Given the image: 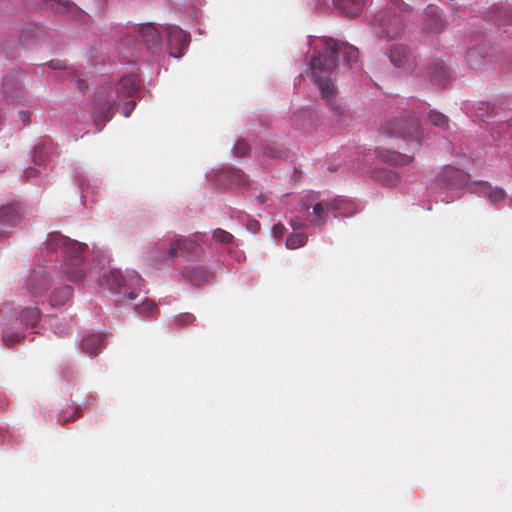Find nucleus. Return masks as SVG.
Returning <instances> with one entry per match:
<instances>
[{
	"instance_id": "43",
	"label": "nucleus",
	"mask_w": 512,
	"mask_h": 512,
	"mask_svg": "<svg viewBox=\"0 0 512 512\" xmlns=\"http://www.w3.org/2000/svg\"><path fill=\"white\" fill-rule=\"evenodd\" d=\"M476 53V50L475 49H471L469 52H468V57L472 58L474 56V54Z\"/></svg>"
},
{
	"instance_id": "5",
	"label": "nucleus",
	"mask_w": 512,
	"mask_h": 512,
	"mask_svg": "<svg viewBox=\"0 0 512 512\" xmlns=\"http://www.w3.org/2000/svg\"><path fill=\"white\" fill-rule=\"evenodd\" d=\"M142 279L137 273L129 276L128 281L118 270H112L103 276V284L113 293L120 296L117 304H126L127 301L137 298V289L140 288Z\"/></svg>"
},
{
	"instance_id": "1",
	"label": "nucleus",
	"mask_w": 512,
	"mask_h": 512,
	"mask_svg": "<svg viewBox=\"0 0 512 512\" xmlns=\"http://www.w3.org/2000/svg\"><path fill=\"white\" fill-rule=\"evenodd\" d=\"M322 43L323 48L310 61L312 77L333 115L337 120H342L345 116V107L337 99L338 89L333 78L337 59L341 56L343 62L351 67L358 61L359 51L348 43L332 38H324Z\"/></svg>"
},
{
	"instance_id": "38",
	"label": "nucleus",
	"mask_w": 512,
	"mask_h": 512,
	"mask_svg": "<svg viewBox=\"0 0 512 512\" xmlns=\"http://www.w3.org/2000/svg\"><path fill=\"white\" fill-rule=\"evenodd\" d=\"M80 416H81V409L79 407H76L75 410H74V414L70 418L66 417V423L70 422V421H75Z\"/></svg>"
},
{
	"instance_id": "36",
	"label": "nucleus",
	"mask_w": 512,
	"mask_h": 512,
	"mask_svg": "<svg viewBox=\"0 0 512 512\" xmlns=\"http://www.w3.org/2000/svg\"><path fill=\"white\" fill-rule=\"evenodd\" d=\"M135 105H136V103L134 100L126 102V103H124V106H123L121 112L123 113V115L125 117H128L131 114L132 110L134 109Z\"/></svg>"
},
{
	"instance_id": "14",
	"label": "nucleus",
	"mask_w": 512,
	"mask_h": 512,
	"mask_svg": "<svg viewBox=\"0 0 512 512\" xmlns=\"http://www.w3.org/2000/svg\"><path fill=\"white\" fill-rule=\"evenodd\" d=\"M2 93L7 101L16 102L17 104H26L29 102L28 97L22 90V86L14 77H7L2 83Z\"/></svg>"
},
{
	"instance_id": "4",
	"label": "nucleus",
	"mask_w": 512,
	"mask_h": 512,
	"mask_svg": "<svg viewBox=\"0 0 512 512\" xmlns=\"http://www.w3.org/2000/svg\"><path fill=\"white\" fill-rule=\"evenodd\" d=\"M178 251L185 253L187 257H199L204 249L192 238L172 235L155 244L152 259L164 263L174 259Z\"/></svg>"
},
{
	"instance_id": "18",
	"label": "nucleus",
	"mask_w": 512,
	"mask_h": 512,
	"mask_svg": "<svg viewBox=\"0 0 512 512\" xmlns=\"http://www.w3.org/2000/svg\"><path fill=\"white\" fill-rule=\"evenodd\" d=\"M139 35L147 46V49L157 51L161 48V35L152 24H143L139 28Z\"/></svg>"
},
{
	"instance_id": "32",
	"label": "nucleus",
	"mask_w": 512,
	"mask_h": 512,
	"mask_svg": "<svg viewBox=\"0 0 512 512\" xmlns=\"http://www.w3.org/2000/svg\"><path fill=\"white\" fill-rule=\"evenodd\" d=\"M290 226L292 227V229L294 231H298V230L306 228L307 224L304 219L297 216V217H293L290 220Z\"/></svg>"
},
{
	"instance_id": "39",
	"label": "nucleus",
	"mask_w": 512,
	"mask_h": 512,
	"mask_svg": "<svg viewBox=\"0 0 512 512\" xmlns=\"http://www.w3.org/2000/svg\"><path fill=\"white\" fill-rule=\"evenodd\" d=\"M263 153L272 158L276 157L275 151L270 147L263 148Z\"/></svg>"
},
{
	"instance_id": "13",
	"label": "nucleus",
	"mask_w": 512,
	"mask_h": 512,
	"mask_svg": "<svg viewBox=\"0 0 512 512\" xmlns=\"http://www.w3.org/2000/svg\"><path fill=\"white\" fill-rule=\"evenodd\" d=\"M394 133L402 138L413 140L416 146L420 145V124L416 117L411 116L396 122Z\"/></svg>"
},
{
	"instance_id": "3",
	"label": "nucleus",
	"mask_w": 512,
	"mask_h": 512,
	"mask_svg": "<svg viewBox=\"0 0 512 512\" xmlns=\"http://www.w3.org/2000/svg\"><path fill=\"white\" fill-rule=\"evenodd\" d=\"M299 205L307 211L306 219L309 223L323 228L330 214L337 216L344 213L346 203L338 198L323 199L318 192L311 191L300 200Z\"/></svg>"
},
{
	"instance_id": "35",
	"label": "nucleus",
	"mask_w": 512,
	"mask_h": 512,
	"mask_svg": "<svg viewBox=\"0 0 512 512\" xmlns=\"http://www.w3.org/2000/svg\"><path fill=\"white\" fill-rule=\"evenodd\" d=\"M431 20L434 22V27H430L431 30L435 31V32H439L441 31L443 28H444V24H443V21L440 19V17H438L436 15V13L434 14V16L431 18Z\"/></svg>"
},
{
	"instance_id": "22",
	"label": "nucleus",
	"mask_w": 512,
	"mask_h": 512,
	"mask_svg": "<svg viewBox=\"0 0 512 512\" xmlns=\"http://www.w3.org/2000/svg\"><path fill=\"white\" fill-rule=\"evenodd\" d=\"M139 87V80L136 75L123 76L118 83L117 90L126 97H131Z\"/></svg>"
},
{
	"instance_id": "25",
	"label": "nucleus",
	"mask_w": 512,
	"mask_h": 512,
	"mask_svg": "<svg viewBox=\"0 0 512 512\" xmlns=\"http://www.w3.org/2000/svg\"><path fill=\"white\" fill-rule=\"evenodd\" d=\"M485 196H487L491 203L496 204L506 198V193L502 188L488 185V191L485 193Z\"/></svg>"
},
{
	"instance_id": "30",
	"label": "nucleus",
	"mask_w": 512,
	"mask_h": 512,
	"mask_svg": "<svg viewBox=\"0 0 512 512\" xmlns=\"http://www.w3.org/2000/svg\"><path fill=\"white\" fill-rule=\"evenodd\" d=\"M195 321V316L191 313H183L176 316L173 320V325L186 326Z\"/></svg>"
},
{
	"instance_id": "9",
	"label": "nucleus",
	"mask_w": 512,
	"mask_h": 512,
	"mask_svg": "<svg viewBox=\"0 0 512 512\" xmlns=\"http://www.w3.org/2000/svg\"><path fill=\"white\" fill-rule=\"evenodd\" d=\"M387 56L391 64L401 72L407 75H413L417 68V58L412 50L403 44L392 45Z\"/></svg>"
},
{
	"instance_id": "24",
	"label": "nucleus",
	"mask_w": 512,
	"mask_h": 512,
	"mask_svg": "<svg viewBox=\"0 0 512 512\" xmlns=\"http://www.w3.org/2000/svg\"><path fill=\"white\" fill-rule=\"evenodd\" d=\"M134 310L141 315L150 316L158 312V307L152 300L145 298L140 304L134 306Z\"/></svg>"
},
{
	"instance_id": "2",
	"label": "nucleus",
	"mask_w": 512,
	"mask_h": 512,
	"mask_svg": "<svg viewBox=\"0 0 512 512\" xmlns=\"http://www.w3.org/2000/svg\"><path fill=\"white\" fill-rule=\"evenodd\" d=\"M41 313L36 303L22 305L20 302L9 301L0 305V325H11L1 332L2 342L12 348L25 337V331L37 326Z\"/></svg>"
},
{
	"instance_id": "20",
	"label": "nucleus",
	"mask_w": 512,
	"mask_h": 512,
	"mask_svg": "<svg viewBox=\"0 0 512 512\" xmlns=\"http://www.w3.org/2000/svg\"><path fill=\"white\" fill-rule=\"evenodd\" d=\"M336 7L349 17H356L362 11L366 0H334Z\"/></svg>"
},
{
	"instance_id": "28",
	"label": "nucleus",
	"mask_w": 512,
	"mask_h": 512,
	"mask_svg": "<svg viewBox=\"0 0 512 512\" xmlns=\"http://www.w3.org/2000/svg\"><path fill=\"white\" fill-rule=\"evenodd\" d=\"M49 304L52 307L61 308L64 305V291L61 288L55 289L49 297Z\"/></svg>"
},
{
	"instance_id": "12",
	"label": "nucleus",
	"mask_w": 512,
	"mask_h": 512,
	"mask_svg": "<svg viewBox=\"0 0 512 512\" xmlns=\"http://www.w3.org/2000/svg\"><path fill=\"white\" fill-rule=\"evenodd\" d=\"M190 36L177 26L170 27L167 30V44L169 53L175 58H180L187 49Z\"/></svg>"
},
{
	"instance_id": "34",
	"label": "nucleus",
	"mask_w": 512,
	"mask_h": 512,
	"mask_svg": "<svg viewBox=\"0 0 512 512\" xmlns=\"http://www.w3.org/2000/svg\"><path fill=\"white\" fill-rule=\"evenodd\" d=\"M69 82L73 83L80 92H84L88 88V86L86 85V82L77 77L70 78Z\"/></svg>"
},
{
	"instance_id": "10",
	"label": "nucleus",
	"mask_w": 512,
	"mask_h": 512,
	"mask_svg": "<svg viewBox=\"0 0 512 512\" xmlns=\"http://www.w3.org/2000/svg\"><path fill=\"white\" fill-rule=\"evenodd\" d=\"M51 282L52 276L49 271L30 270L22 278V287L32 297H38L48 290Z\"/></svg>"
},
{
	"instance_id": "7",
	"label": "nucleus",
	"mask_w": 512,
	"mask_h": 512,
	"mask_svg": "<svg viewBox=\"0 0 512 512\" xmlns=\"http://www.w3.org/2000/svg\"><path fill=\"white\" fill-rule=\"evenodd\" d=\"M116 110V101L113 92L110 89L103 88L98 90L93 100V120L100 131L106 122L110 121Z\"/></svg>"
},
{
	"instance_id": "31",
	"label": "nucleus",
	"mask_w": 512,
	"mask_h": 512,
	"mask_svg": "<svg viewBox=\"0 0 512 512\" xmlns=\"http://www.w3.org/2000/svg\"><path fill=\"white\" fill-rule=\"evenodd\" d=\"M249 148V144L245 140H238L234 145V153L238 157H243L248 153Z\"/></svg>"
},
{
	"instance_id": "37",
	"label": "nucleus",
	"mask_w": 512,
	"mask_h": 512,
	"mask_svg": "<svg viewBox=\"0 0 512 512\" xmlns=\"http://www.w3.org/2000/svg\"><path fill=\"white\" fill-rule=\"evenodd\" d=\"M19 120L22 122L23 126H26L30 121V112L27 110H21L18 112Z\"/></svg>"
},
{
	"instance_id": "40",
	"label": "nucleus",
	"mask_w": 512,
	"mask_h": 512,
	"mask_svg": "<svg viewBox=\"0 0 512 512\" xmlns=\"http://www.w3.org/2000/svg\"><path fill=\"white\" fill-rule=\"evenodd\" d=\"M65 7H66V15H67L68 13H70L73 10L74 5L66 0Z\"/></svg>"
},
{
	"instance_id": "23",
	"label": "nucleus",
	"mask_w": 512,
	"mask_h": 512,
	"mask_svg": "<svg viewBox=\"0 0 512 512\" xmlns=\"http://www.w3.org/2000/svg\"><path fill=\"white\" fill-rule=\"evenodd\" d=\"M308 236L303 232H294L286 239V247L288 249H297L306 244Z\"/></svg>"
},
{
	"instance_id": "33",
	"label": "nucleus",
	"mask_w": 512,
	"mask_h": 512,
	"mask_svg": "<svg viewBox=\"0 0 512 512\" xmlns=\"http://www.w3.org/2000/svg\"><path fill=\"white\" fill-rule=\"evenodd\" d=\"M285 230V226L281 223H278L272 227L271 232L274 238L279 239L284 235Z\"/></svg>"
},
{
	"instance_id": "29",
	"label": "nucleus",
	"mask_w": 512,
	"mask_h": 512,
	"mask_svg": "<svg viewBox=\"0 0 512 512\" xmlns=\"http://www.w3.org/2000/svg\"><path fill=\"white\" fill-rule=\"evenodd\" d=\"M213 239L216 242L227 244L233 240V235L223 229H215L213 232Z\"/></svg>"
},
{
	"instance_id": "17",
	"label": "nucleus",
	"mask_w": 512,
	"mask_h": 512,
	"mask_svg": "<svg viewBox=\"0 0 512 512\" xmlns=\"http://www.w3.org/2000/svg\"><path fill=\"white\" fill-rule=\"evenodd\" d=\"M20 221V214L14 206L0 208V240Z\"/></svg>"
},
{
	"instance_id": "42",
	"label": "nucleus",
	"mask_w": 512,
	"mask_h": 512,
	"mask_svg": "<svg viewBox=\"0 0 512 512\" xmlns=\"http://www.w3.org/2000/svg\"><path fill=\"white\" fill-rule=\"evenodd\" d=\"M257 199L261 202V203H264L266 201V197L262 194L258 195L257 196Z\"/></svg>"
},
{
	"instance_id": "21",
	"label": "nucleus",
	"mask_w": 512,
	"mask_h": 512,
	"mask_svg": "<svg viewBox=\"0 0 512 512\" xmlns=\"http://www.w3.org/2000/svg\"><path fill=\"white\" fill-rule=\"evenodd\" d=\"M378 154H379V157L383 161H385L391 165L404 166V165H408L412 161V156L407 155V154H402V153H400L398 151H394V150L384 149V150H380L378 152Z\"/></svg>"
},
{
	"instance_id": "8",
	"label": "nucleus",
	"mask_w": 512,
	"mask_h": 512,
	"mask_svg": "<svg viewBox=\"0 0 512 512\" xmlns=\"http://www.w3.org/2000/svg\"><path fill=\"white\" fill-rule=\"evenodd\" d=\"M375 32L379 38H397L404 31V23L399 15L391 10H382L374 18Z\"/></svg>"
},
{
	"instance_id": "16",
	"label": "nucleus",
	"mask_w": 512,
	"mask_h": 512,
	"mask_svg": "<svg viewBox=\"0 0 512 512\" xmlns=\"http://www.w3.org/2000/svg\"><path fill=\"white\" fill-rule=\"evenodd\" d=\"M109 336L105 332H89L81 341L83 352H98L107 348Z\"/></svg>"
},
{
	"instance_id": "27",
	"label": "nucleus",
	"mask_w": 512,
	"mask_h": 512,
	"mask_svg": "<svg viewBox=\"0 0 512 512\" xmlns=\"http://www.w3.org/2000/svg\"><path fill=\"white\" fill-rule=\"evenodd\" d=\"M40 168V159L38 158V156H35L34 165L26 167L22 172V177L25 180H29L33 177H36L40 173Z\"/></svg>"
},
{
	"instance_id": "6",
	"label": "nucleus",
	"mask_w": 512,
	"mask_h": 512,
	"mask_svg": "<svg viewBox=\"0 0 512 512\" xmlns=\"http://www.w3.org/2000/svg\"><path fill=\"white\" fill-rule=\"evenodd\" d=\"M87 245L66 237V280L78 282L86 275Z\"/></svg>"
},
{
	"instance_id": "26",
	"label": "nucleus",
	"mask_w": 512,
	"mask_h": 512,
	"mask_svg": "<svg viewBox=\"0 0 512 512\" xmlns=\"http://www.w3.org/2000/svg\"><path fill=\"white\" fill-rule=\"evenodd\" d=\"M428 118L431 124L436 127L445 128L448 126V118L442 113L431 111Z\"/></svg>"
},
{
	"instance_id": "41",
	"label": "nucleus",
	"mask_w": 512,
	"mask_h": 512,
	"mask_svg": "<svg viewBox=\"0 0 512 512\" xmlns=\"http://www.w3.org/2000/svg\"><path fill=\"white\" fill-rule=\"evenodd\" d=\"M49 66L52 68H60V62L52 60V61H50Z\"/></svg>"
},
{
	"instance_id": "19",
	"label": "nucleus",
	"mask_w": 512,
	"mask_h": 512,
	"mask_svg": "<svg viewBox=\"0 0 512 512\" xmlns=\"http://www.w3.org/2000/svg\"><path fill=\"white\" fill-rule=\"evenodd\" d=\"M183 275L191 284L200 286L207 281L209 272L202 265H193L186 267Z\"/></svg>"
},
{
	"instance_id": "44",
	"label": "nucleus",
	"mask_w": 512,
	"mask_h": 512,
	"mask_svg": "<svg viewBox=\"0 0 512 512\" xmlns=\"http://www.w3.org/2000/svg\"><path fill=\"white\" fill-rule=\"evenodd\" d=\"M253 224H255V227H259L260 226L258 221H253Z\"/></svg>"
},
{
	"instance_id": "11",
	"label": "nucleus",
	"mask_w": 512,
	"mask_h": 512,
	"mask_svg": "<svg viewBox=\"0 0 512 512\" xmlns=\"http://www.w3.org/2000/svg\"><path fill=\"white\" fill-rule=\"evenodd\" d=\"M44 253L46 262L51 266L55 263L59 265V268L63 267L64 236L60 232L55 231L48 234Z\"/></svg>"
},
{
	"instance_id": "15",
	"label": "nucleus",
	"mask_w": 512,
	"mask_h": 512,
	"mask_svg": "<svg viewBox=\"0 0 512 512\" xmlns=\"http://www.w3.org/2000/svg\"><path fill=\"white\" fill-rule=\"evenodd\" d=\"M215 181L220 185H234L237 187H247L249 185L247 175L232 168L218 171L215 174Z\"/></svg>"
}]
</instances>
